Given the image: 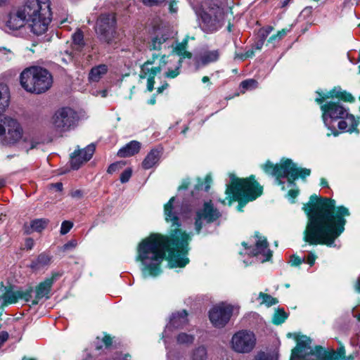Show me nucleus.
I'll return each instance as SVG.
<instances>
[{
	"mask_svg": "<svg viewBox=\"0 0 360 360\" xmlns=\"http://www.w3.org/2000/svg\"><path fill=\"white\" fill-rule=\"evenodd\" d=\"M182 205L172 197L164 206L165 221L171 224L169 236L151 234L137 248L136 261L141 263L143 278L156 277L162 273L160 265L166 257L170 267H184L189 262L186 255L191 234L180 229Z\"/></svg>",
	"mask_w": 360,
	"mask_h": 360,
	"instance_id": "f257e3e1",
	"label": "nucleus"
},
{
	"mask_svg": "<svg viewBox=\"0 0 360 360\" xmlns=\"http://www.w3.org/2000/svg\"><path fill=\"white\" fill-rule=\"evenodd\" d=\"M302 210L308 219L304 240L309 245L335 247V240L345 231V217L350 215L349 209L343 205L336 207L335 200L314 194Z\"/></svg>",
	"mask_w": 360,
	"mask_h": 360,
	"instance_id": "f03ea898",
	"label": "nucleus"
},
{
	"mask_svg": "<svg viewBox=\"0 0 360 360\" xmlns=\"http://www.w3.org/2000/svg\"><path fill=\"white\" fill-rule=\"evenodd\" d=\"M51 17L49 1L26 0L23 4L10 11L4 21L3 29L9 32L27 25L32 33L41 35L47 31Z\"/></svg>",
	"mask_w": 360,
	"mask_h": 360,
	"instance_id": "7ed1b4c3",
	"label": "nucleus"
},
{
	"mask_svg": "<svg viewBox=\"0 0 360 360\" xmlns=\"http://www.w3.org/2000/svg\"><path fill=\"white\" fill-rule=\"evenodd\" d=\"M230 184L227 185L226 199L231 203L232 200L238 201V210L243 211V207L250 201L255 200L262 193L263 188L255 180L254 175L247 179L238 178L230 174Z\"/></svg>",
	"mask_w": 360,
	"mask_h": 360,
	"instance_id": "20e7f679",
	"label": "nucleus"
},
{
	"mask_svg": "<svg viewBox=\"0 0 360 360\" xmlns=\"http://www.w3.org/2000/svg\"><path fill=\"white\" fill-rule=\"evenodd\" d=\"M311 340L303 336L292 349L290 360H347L345 349L340 347L337 352H328L321 346L311 347Z\"/></svg>",
	"mask_w": 360,
	"mask_h": 360,
	"instance_id": "39448f33",
	"label": "nucleus"
},
{
	"mask_svg": "<svg viewBox=\"0 0 360 360\" xmlns=\"http://www.w3.org/2000/svg\"><path fill=\"white\" fill-rule=\"evenodd\" d=\"M22 87L27 92L41 94L52 86L53 77L48 70L39 66L25 68L20 74Z\"/></svg>",
	"mask_w": 360,
	"mask_h": 360,
	"instance_id": "423d86ee",
	"label": "nucleus"
},
{
	"mask_svg": "<svg viewBox=\"0 0 360 360\" xmlns=\"http://www.w3.org/2000/svg\"><path fill=\"white\" fill-rule=\"evenodd\" d=\"M262 168L266 174L275 176L278 185L283 184L281 178L287 177L290 184L295 185L294 181L299 177L304 179L311 174L309 169L297 167L290 159H282L280 164L276 165L267 161Z\"/></svg>",
	"mask_w": 360,
	"mask_h": 360,
	"instance_id": "0eeeda50",
	"label": "nucleus"
},
{
	"mask_svg": "<svg viewBox=\"0 0 360 360\" xmlns=\"http://www.w3.org/2000/svg\"><path fill=\"white\" fill-rule=\"evenodd\" d=\"M202 30L207 33L218 30L223 25L224 14L223 8L213 3L206 4L200 13Z\"/></svg>",
	"mask_w": 360,
	"mask_h": 360,
	"instance_id": "6e6552de",
	"label": "nucleus"
},
{
	"mask_svg": "<svg viewBox=\"0 0 360 360\" xmlns=\"http://www.w3.org/2000/svg\"><path fill=\"white\" fill-rule=\"evenodd\" d=\"M0 123L1 143L13 145L24 138L23 129L17 120L4 117Z\"/></svg>",
	"mask_w": 360,
	"mask_h": 360,
	"instance_id": "1a4fd4ad",
	"label": "nucleus"
},
{
	"mask_svg": "<svg viewBox=\"0 0 360 360\" xmlns=\"http://www.w3.org/2000/svg\"><path fill=\"white\" fill-rule=\"evenodd\" d=\"M165 58V55L160 57L158 55L153 54L151 58L141 65L139 77L141 79H147L148 91H153L155 76L161 72L167 63Z\"/></svg>",
	"mask_w": 360,
	"mask_h": 360,
	"instance_id": "9d476101",
	"label": "nucleus"
},
{
	"mask_svg": "<svg viewBox=\"0 0 360 360\" xmlns=\"http://www.w3.org/2000/svg\"><path fill=\"white\" fill-rule=\"evenodd\" d=\"M221 217L219 211L214 207L212 201L204 202L202 207L195 211L194 217V228L198 234L202 229L207 225L214 223Z\"/></svg>",
	"mask_w": 360,
	"mask_h": 360,
	"instance_id": "9b49d317",
	"label": "nucleus"
},
{
	"mask_svg": "<svg viewBox=\"0 0 360 360\" xmlns=\"http://www.w3.org/2000/svg\"><path fill=\"white\" fill-rule=\"evenodd\" d=\"M78 115L72 108L64 107L58 109L53 117V125L60 132L68 131L77 124Z\"/></svg>",
	"mask_w": 360,
	"mask_h": 360,
	"instance_id": "f8f14e48",
	"label": "nucleus"
},
{
	"mask_svg": "<svg viewBox=\"0 0 360 360\" xmlns=\"http://www.w3.org/2000/svg\"><path fill=\"white\" fill-rule=\"evenodd\" d=\"M239 307L226 303H220L214 306L209 312V318L212 325L216 328H223L229 321L231 316L236 311L238 313Z\"/></svg>",
	"mask_w": 360,
	"mask_h": 360,
	"instance_id": "ddd939ff",
	"label": "nucleus"
},
{
	"mask_svg": "<svg viewBox=\"0 0 360 360\" xmlns=\"http://www.w3.org/2000/svg\"><path fill=\"white\" fill-rule=\"evenodd\" d=\"M256 342V336L253 332L241 330L232 336L231 345L234 352L239 354H248L254 349Z\"/></svg>",
	"mask_w": 360,
	"mask_h": 360,
	"instance_id": "4468645a",
	"label": "nucleus"
},
{
	"mask_svg": "<svg viewBox=\"0 0 360 360\" xmlns=\"http://www.w3.org/2000/svg\"><path fill=\"white\" fill-rule=\"evenodd\" d=\"M254 243L253 246H248L247 243H242V245L246 250V253L259 258L262 262L269 261L272 257V252L269 248L266 238L261 236L258 232H255Z\"/></svg>",
	"mask_w": 360,
	"mask_h": 360,
	"instance_id": "2eb2a0df",
	"label": "nucleus"
},
{
	"mask_svg": "<svg viewBox=\"0 0 360 360\" xmlns=\"http://www.w3.org/2000/svg\"><path fill=\"white\" fill-rule=\"evenodd\" d=\"M115 18L112 14L101 15L97 20L96 32L101 41L110 43L115 36Z\"/></svg>",
	"mask_w": 360,
	"mask_h": 360,
	"instance_id": "dca6fc26",
	"label": "nucleus"
},
{
	"mask_svg": "<svg viewBox=\"0 0 360 360\" xmlns=\"http://www.w3.org/2000/svg\"><path fill=\"white\" fill-rule=\"evenodd\" d=\"M321 110L323 112L322 118L325 126L335 136L339 134L335 128H331L328 123V119L338 120L345 117L347 114V110L339 103L328 102L321 105Z\"/></svg>",
	"mask_w": 360,
	"mask_h": 360,
	"instance_id": "f3484780",
	"label": "nucleus"
},
{
	"mask_svg": "<svg viewBox=\"0 0 360 360\" xmlns=\"http://www.w3.org/2000/svg\"><path fill=\"white\" fill-rule=\"evenodd\" d=\"M32 287H29L25 290L15 289L13 286L6 287L4 289V292L0 296V306L4 307L14 304L19 300L29 302L32 298Z\"/></svg>",
	"mask_w": 360,
	"mask_h": 360,
	"instance_id": "a211bd4d",
	"label": "nucleus"
},
{
	"mask_svg": "<svg viewBox=\"0 0 360 360\" xmlns=\"http://www.w3.org/2000/svg\"><path fill=\"white\" fill-rule=\"evenodd\" d=\"M59 273H52L51 276L46 278L44 281L39 283L35 288V297L32 301V304H37L39 300L42 298L49 299L53 284L60 277Z\"/></svg>",
	"mask_w": 360,
	"mask_h": 360,
	"instance_id": "6ab92c4d",
	"label": "nucleus"
},
{
	"mask_svg": "<svg viewBox=\"0 0 360 360\" xmlns=\"http://www.w3.org/2000/svg\"><path fill=\"white\" fill-rule=\"evenodd\" d=\"M96 146L91 143L82 150H75L71 156V167L77 169L85 162L89 161L95 152Z\"/></svg>",
	"mask_w": 360,
	"mask_h": 360,
	"instance_id": "aec40b11",
	"label": "nucleus"
},
{
	"mask_svg": "<svg viewBox=\"0 0 360 360\" xmlns=\"http://www.w3.org/2000/svg\"><path fill=\"white\" fill-rule=\"evenodd\" d=\"M187 316L188 313L186 310L172 314L169 323L166 326L162 333V338H169L173 328H181L186 326L188 323Z\"/></svg>",
	"mask_w": 360,
	"mask_h": 360,
	"instance_id": "412c9836",
	"label": "nucleus"
},
{
	"mask_svg": "<svg viewBox=\"0 0 360 360\" xmlns=\"http://www.w3.org/2000/svg\"><path fill=\"white\" fill-rule=\"evenodd\" d=\"M316 93L319 95V97L316 98V102L321 104L326 98H337L347 102H353L354 101V97L349 93L345 91H342L339 87H335L327 93L322 94L317 91Z\"/></svg>",
	"mask_w": 360,
	"mask_h": 360,
	"instance_id": "4be33fe9",
	"label": "nucleus"
},
{
	"mask_svg": "<svg viewBox=\"0 0 360 360\" xmlns=\"http://www.w3.org/2000/svg\"><path fill=\"white\" fill-rule=\"evenodd\" d=\"M188 44V39H184L182 42L177 43L175 46L173 44H170L172 47V54L169 57H172L174 60L181 58L182 60L185 58H191V53L186 51Z\"/></svg>",
	"mask_w": 360,
	"mask_h": 360,
	"instance_id": "5701e85b",
	"label": "nucleus"
},
{
	"mask_svg": "<svg viewBox=\"0 0 360 360\" xmlns=\"http://www.w3.org/2000/svg\"><path fill=\"white\" fill-rule=\"evenodd\" d=\"M49 220L47 219H36L30 221V224H25L23 226L24 233L26 235L31 234L33 231L41 232L46 229Z\"/></svg>",
	"mask_w": 360,
	"mask_h": 360,
	"instance_id": "b1692460",
	"label": "nucleus"
},
{
	"mask_svg": "<svg viewBox=\"0 0 360 360\" xmlns=\"http://www.w3.org/2000/svg\"><path fill=\"white\" fill-rule=\"evenodd\" d=\"M220 57L219 50L205 51L196 59L198 65H206L211 63L217 62Z\"/></svg>",
	"mask_w": 360,
	"mask_h": 360,
	"instance_id": "393cba45",
	"label": "nucleus"
},
{
	"mask_svg": "<svg viewBox=\"0 0 360 360\" xmlns=\"http://www.w3.org/2000/svg\"><path fill=\"white\" fill-rule=\"evenodd\" d=\"M140 148L141 143L139 141H131L118 150L117 155L120 158L130 157L138 153Z\"/></svg>",
	"mask_w": 360,
	"mask_h": 360,
	"instance_id": "a878e982",
	"label": "nucleus"
},
{
	"mask_svg": "<svg viewBox=\"0 0 360 360\" xmlns=\"http://www.w3.org/2000/svg\"><path fill=\"white\" fill-rule=\"evenodd\" d=\"M108 66L104 64H101L92 68L88 77L89 82H98L100 79L108 72Z\"/></svg>",
	"mask_w": 360,
	"mask_h": 360,
	"instance_id": "bb28decb",
	"label": "nucleus"
},
{
	"mask_svg": "<svg viewBox=\"0 0 360 360\" xmlns=\"http://www.w3.org/2000/svg\"><path fill=\"white\" fill-rule=\"evenodd\" d=\"M160 158V151L158 149H152L142 162V167L145 169H149L156 165Z\"/></svg>",
	"mask_w": 360,
	"mask_h": 360,
	"instance_id": "cd10ccee",
	"label": "nucleus"
},
{
	"mask_svg": "<svg viewBox=\"0 0 360 360\" xmlns=\"http://www.w3.org/2000/svg\"><path fill=\"white\" fill-rule=\"evenodd\" d=\"M51 257L46 252L41 253L35 259L32 260L30 267L34 270L41 269L51 263Z\"/></svg>",
	"mask_w": 360,
	"mask_h": 360,
	"instance_id": "c85d7f7f",
	"label": "nucleus"
},
{
	"mask_svg": "<svg viewBox=\"0 0 360 360\" xmlns=\"http://www.w3.org/2000/svg\"><path fill=\"white\" fill-rule=\"evenodd\" d=\"M10 93L6 84H0V115L9 105Z\"/></svg>",
	"mask_w": 360,
	"mask_h": 360,
	"instance_id": "c756f323",
	"label": "nucleus"
},
{
	"mask_svg": "<svg viewBox=\"0 0 360 360\" xmlns=\"http://www.w3.org/2000/svg\"><path fill=\"white\" fill-rule=\"evenodd\" d=\"M170 46V43L168 38L165 35L161 37L157 36L152 39L150 44V49L151 50H161L162 48L166 49Z\"/></svg>",
	"mask_w": 360,
	"mask_h": 360,
	"instance_id": "7c9ffc66",
	"label": "nucleus"
},
{
	"mask_svg": "<svg viewBox=\"0 0 360 360\" xmlns=\"http://www.w3.org/2000/svg\"><path fill=\"white\" fill-rule=\"evenodd\" d=\"M343 119H346L347 122V127H349L347 131L350 133H359V130L356 128L359 123V119L355 120L354 117L352 115L349 114L347 112V114L345 115V117Z\"/></svg>",
	"mask_w": 360,
	"mask_h": 360,
	"instance_id": "2f4dec72",
	"label": "nucleus"
},
{
	"mask_svg": "<svg viewBox=\"0 0 360 360\" xmlns=\"http://www.w3.org/2000/svg\"><path fill=\"white\" fill-rule=\"evenodd\" d=\"M278 354L276 351L265 352H259L255 357V360H278Z\"/></svg>",
	"mask_w": 360,
	"mask_h": 360,
	"instance_id": "473e14b6",
	"label": "nucleus"
},
{
	"mask_svg": "<svg viewBox=\"0 0 360 360\" xmlns=\"http://www.w3.org/2000/svg\"><path fill=\"white\" fill-rule=\"evenodd\" d=\"M195 340V337L193 335L188 334L186 333H180L176 336V342L181 345H191Z\"/></svg>",
	"mask_w": 360,
	"mask_h": 360,
	"instance_id": "72a5a7b5",
	"label": "nucleus"
},
{
	"mask_svg": "<svg viewBox=\"0 0 360 360\" xmlns=\"http://www.w3.org/2000/svg\"><path fill=\"white\" fill-rule=\"evenodd\" d=\"M207 357V349L204 346L195 348L191 354L192 360H206Z\"/></svg>",
	"mask_w": 360,
	"mask_h": 360,
	"instance_id": "f704fd0d",
	"label": "nucleus"
},
{
	"mask_svg": "<svg viewBox=\"0 0 360 360\" xmlns=\"http://www.w3.org/2000/svg\"><path fill=\"white\" fill-rule=\"evenodd\" d=\"M288 318V314L283 309H278L274 314L272 322L276 325L283 323Z\"/></svg>",
	"mask_w": 360,
	"mask_h": 360,
	"instance_id": "c9c22d12",
	"label": "nucleus"
},
{
	"mask_svg": "<svg viewBox=\"0 0 360 360\" xmlns=\"http://www.w3.org/2000/svg\"><path fill=\"white\" fill-rule=\"evenodd\" d=\"M24 148L28 152L30 150L36 148L40 142L34 137L25 136L23 138Z\"/></svg>",
	"mask_w": 360,
	"mask_h": 360,
	"instance_id": "e433bc0d",
	"label": "nucleus"
},
{
	"mask_svg": "<svg viewBox=\"0 0 360 360\" xmlns=\"http://www.w3.org/2000/svg\"><path fill=\"white\" fill-rule=\"evenodd\" d=\"M212 181V179L210 174L206 175L204 182L201 179L198 178V183L195 185V188L197 190H204L205 191H208L210 188Z\"/></svg>",
	"mask_w": 360,
	"mask_h": 360,
	"instance_id": "4c0bfd02",
	"label": "nucleus"
},
{
	"mask_svg": "<svg viewBox=\"0 0 360 360\" xmlns=\"http://www.w3.org/2000/svg\"><path fill=\"white\" fill-rule=\"evenodd\" d=\"M259 299H262L261 304H265L267 307L275 305L278 302L276 298L262 292L259 294Z\"/></svg>",
	"mask_w": 360,
	"mask_h": 360,
	"instance_id": "58836bf2",
	"label": "nucleus"
},
{
	"mask_svg": "<svg viewBox=\"0 0 360 360\" xmlns=\"http://www.w3.org/2000/svg\"><path fill=\"white\" fill-rule=\"evenodd\" d=\"M258 82L253 79H246L240 83V87L244 90H252L257 87Z\"/></svg>",
	"mask_w": 360,
	"mask_h": 360,
	"instance_id": "ea45409f",
	"label": "nucleus"
},
{
	"mask_svg": "<svg viewBox=\"0 0 360 360\" xmlns=\"http://www.w3.org/2000/svg\"><path fill=\"white\" fill-rule=\"evenodd\" d=\"M181 67V58L177 59V65L175 66L174 70H169L165 72V77L168 78H175L179 75V69Z\"/></svg>",
	"mask_w": 360,
	"mask_h": 360,
	"instance_id": "a19ab883",
	"label": "nucleus"
},
{
	"mask_svg": "<svg viewBox=\"0 0 360 360\" xmlns=\"http://www.w3.org/2000/svg\"><path fill=\"white\" fill-rule=\"evenodd\" d=\"M72 41L75 45H77L79 47L84 46V36L83 33L80 30H77L72 35Z\"/></svg>",
	"mask_w": 360,
	"mask_h": 360,
	"instance_id": "79ce46f5",
	"label": "nucleus"
},
{
	"mask_svg": "<svg viewBox=\"0 0 360 360\" xmlns=\"http://www.w3.org/2000/svg\"><path fill=\"white\" fill-rule=\"evenodd\" d=\"M73 226V223L70 221H64L61 224L60 233L61 235L68 233Z\"/></svg>",
	"mask_w": 360,
	"mask_h": 360,
	"instance_id": "37998d69",
	"label": "nucleus"
},
{
	"mask_svg": "<svg viewBox=\"0 0 360 360\" xmlns=\"http://www.w3.org/2000/svg\"><path fill=\"white\" fill-rule=\"evenodd\" d=\"M125 165L124 162L120 161L111 164L108 169V172L109 174H112L116 172L119 169L122 168Z\"/></svg>",
	"mask_w": 360,
	"mask_h": 360,
	"instance_id": "c03bdc74",
	"label": "nucleus"
},
{
	"mask_svg": "<svg viewBox=\"0 0 360 360\" xmlns=\"http://www.w3.org/2000/svg\"><path fill=\"white\" fill-rule=\"evenodd\" d=\"M132 170L130 168L126 169L120 175V181L122 183L127 182L131 178Z\"/></svg>",
	"mask_w": 360,
	"mask_h": 360,
	"instance_id": "a18cd8bd",
	"label": "nucleus"
},
{
	"mask_svg": "<svg viewBox=\"0 0 360 360\" xmlns=\"http://www.w3.org/2000/svg\"><path fill=\"white\" fill-rule=\"evenodd\" d=\"M305 262V258H300L297 256H292L290 260V263L292 266H296L302 264Z\"/></svg>",
	"mask_w": 360,
	"mask_h": 360,
	"instance_id": "49530a36",
	"label": "nucleus"
},
{
	"mask_svg": "<svg viewBox=\"0 0 360 360\" xmlns=\"http://www.w3.org/2000/svg\"><path fill=\"white\" fill-rule=\"evenodd\" d=\"M274 28L272 26H266L260 30L261 37L266 40L267 36L273 31Z\"/></svg>",
	"mask_w": 360,
	"mask_h": 360,
	"instance_id": "de8ad7c7",
	"label": "nucleus"
},
{
	"mask_svg": "<svg viewBox=\"0 0 360 360\" xmlns=\"http://www.w3.org/2000/svg\"><path fill=\"white\" fill-rule=\"evenodd\" d=\"M168 360H186V357L183 355L175 354L171 352L167 354Z\"/></svg>",
	"mask_w": 360,
	"mask_h": 360,
	"instance_id": "09e8293b",
	"label": "nucleus"
},
{
	"mask_svg": "<svg viewBox=\"0 0 360 360\" xmlns=\"http://www.w3.org/2000/svg\"><path fill=\"white\" fill-rule=\"evenodd\" d=\"M299 191L298 190H294L291 189L288 191L287 196L289 200H291L292 202H294V200L296 198V197L298 195Z\"/></svg>",
	"mask_w": 360,
	"mask_h": 360,
	"instance_id": "8fccbe9b",
	"label": "nucleus"
},
{
	"mask_svg": "<svg viewBox=\"0 0 360 360\" xmlns=\"http://www.w3.org/2000/svg\"><path fill=\"white\" fill-rule=\"evenodd\" d=\"M290 31V29L284 28L277 32L276 34V37H278V41H280Z\"/></svg>",
	"mask_w": 360,
	"mask_h": 360,
	"instance_id": "3c124183",
	"label": "nucleus"
},
{
	"mask_svg": "<svg viewBox=\"0 0 360 360\" xmlns=\"http://www.w3.org/2000/svg\"><path fill=\"white\" fill-rule=\"evenodd\" d=\"M316 259V256L314 253L309 252L307 257L306 262L310 265L312 266L314 264Z\"/></svg>",
	"mask_w": 360,
	"mask_h": 360,
	"instance_id": "603ef678",
	"label": "nucleus"
},
{
	"mask_svg": "<svg viewBox=\"0 0 360 360\" xmlns=\"http://www.w3.org/2000/svg\"><path fill=\"white\" fill-rule=\"evenodd\" d=\"M341 120L338 123V128L342 131H347L348 129L347 122L346 119H340Z\"/></svg>",
	"mask_w": 360,
	"mask_h": 360,
	"instance_id": "864d4df0",
	"label": "nucleus"
},
{
	"mask_svg": "<svg viewBox=\"0 0 360 360\" xmlns=\"http://www.w3.org/2000/svg\"><path fill=\"white\" fill-rule=\"evenodd\" d=\"M34 240L32 238H27L25 239V248L27 250H32V248L34 247Z\"/></svg>",
	"mask_w": 360,
	"mask_h": 360,
	"instance_id": "5fc2aeb1",
	"label": "nucleus"
},
{
	"mask_svg": "<svg viewBox=\"0 0 360 360\" xmlns=\"http://www.w3.org/2000/svg\"><path fill=\"white\" fill-rule=\"evenodd\" d=\"M165 0H143L145 5L152 6L163 2Z\"/></svg>",
	"mask_w": 360,
	"mask_h": 360,
	"instance_id": "6e6d98bb",
	"label": "nucleus"
},
{
	"mask_svg": "<svg viewBox=\"0 0 360 360\" xmlns=\"http://www.w3.org/2000/svg\"><path fill=\"white\" fill-rule=\"evenodd\" d=\"M103 342L107 347L111 345L112 342L111 338L108 335L104 336V338H103Z\"/></svg>",
	"mask_w": 360,
	"mask_h": 360,
	"instance_id": "4d7b16f0",
	"label": "nucleus"
},
{
	"mask_svg": "<svg viewBox=\"0 0 360 360\" xmlns=\"http://www.w3.org/2000/svg\"><path fill=\"white\" fill-rule=\"evenodd\" d=\"M190 184V181L188 180H184L181 185L179 186V190H185L188 187V185Z\"/></svg>",
	"mask_w": 360,
	"mask_h": 360,
	"instance_id": "13d9d810",
	"label": "nucleus"
},
{
	"mask_svg": "<svg viewBox=\"0 0 360 360\" xmlns=\"http://www.w3.org/2000/svg\"><path fill=\"white\" fill-rule=\"evenodd\" d=\"M82 195V193L80 190H76L71 193V196L72 198H81Z\"/></svg>",
	"mask_w": 360,
	"mask_h": 360,
	"instance_id": "bf43d9fd",
	"label": "nucleus"
},
{
	"mask_svg": "<svg viewBox=\"0 0 360 360\" xmlns=\"http://www.w3.org/2000/svg\"><path fill=\"white\" fill-rule=\"evenodd\" d=\"M264 41L265 40L261 37L260 40L255 45V49L258 50L261 49L264 44Z\"/></svg>",
	"mask_w": 360,
	"mask_h": 360,
	"instance_id": "052dcab7",
	"label": "nucleus"
},
{
	"mask_svg": "<svg viewBox=\"0 0 360 360\" xmlns=\"http://www.w3.org/2000/svg\"><path fill=\"white\" fill-rule=\"evenodd\" d=\"M51 187L55 188L58 191H61L63 190V184L60 182H58V183L51 184Z\"/></svg>",
	"mask_w": 360,
	"mask_h": 360,
	"instance_id": "680f3d73",
	"label": "nucleus"
},
{
	"mask_svg": "<svg viewBox=\"0 0 360 360\" xmlns=\"http://www.w3.org/2000/svg\"><path fill=\"white\" fill-rule=\"evenodd\" d=\"M76 246V243L75 241H70L64 245L65 250L70 249L71 248H75Z\"/></svg>",
	"mask_w": 360,
	"mask_h": 360,
	"instance_id": "e2e57ef3",
	"label": "nucleus"
},
{
	"mask_svg": "<svg viewBox=\"0 0 360 360\" xmlns=\"http://www.w3.org/2000/svg\"><path fill=\"white\" fill-rule=\"evenodd\" d=\"M169 10L172 13H174L177 10V8L176 7V3L175 2H172L170 4V6H169Z\"/></svg>",
	"mask_w": 360,
	"mask_h": 360,
	"instance_id": "0e129e2a",
	"label": "nucleus"
},
{
	"mask_svg": "<svg viewBox=\"0 0 360 360\" xmlns=\"http://www.w3.org/2000/svg\"><path fill=\"white\" fill-rule=\"evenodd\" d=\"M275 41H278V37H276V34H274V35L271 36L269 37V39H268V42L269 43H274Z\"/></svg>",
	"mask_w": 360,
	"mask_h": 360,
	"instance_id": "69168bd1",
	"label": "nucleus"
},
{
	"mask_svg": "<svg viewBox=\"0 0 360 360\" xmlns=\"http://www.w3.org/2000/svg\"><path fill=\"white\" fill-rule=\"evenodd\" d=\"M168 86V84H163L162 86H161L160 87H158V90H157V92L158 94H160L162 93L165 89H167Z\"/></svg>",
	"mask_w": 360,
	"mask_h": 360,
	"instance_id": "338daca9",
	"label": "nucleus"
},
{
	"mask_svg": "<svg viewBox=\"0 0 360 360\" xmlns=\"http://www.w3.org/2000/svg\"><path fill=\"white\" fill-rule=\"evenodd\" d=\"M354 288H355L356 291H357L359 292H360V277L358 278V279L355 283Z\"/></svg>",
	"mask_w": 360,
	"mask_h": 360,
	"instance_id": "774afa93",
	"label": "nucleus"
}]
</instances>
